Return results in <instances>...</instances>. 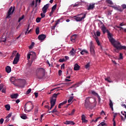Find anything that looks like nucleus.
I'll return each mask as SVG.
<instances>
[{"label": "nucleus", "instance_id": "nucleus-1", "mask_svg": "<svg viewBox=\"0 0 126 126\" xmlns=\"http://www.w3.org/2000/svg\"><path fill=\"white\" fill-rule=\"evenodd\" d=\"M108 39L110 43H111L112 45H113V47L116 49H119V50H126V46H122L121 42L118 41H116L113 38L112 36Z\"/></svg>", "mask_w": 126, "mask_h": 126}, {"label": "nucleus", "instance_id": "nucleus-2", "mask_svg": "<svg viewBox=\"0 0 126 126\" xmlns=\"http://www.w3.org/2000/svg\"><path fill=\"white\" fill-rule=\"evenodd\" d=\"M36 75L39 79L44 78L45 76V69L43 68H38L36 69Z\"/></svg>", "mask_w": 126, "mask_h": 126}, {"label": "nucleus", "instance_id": "nucleus-3", "mask_svg": "<svg viewBox=\"0 0 126 126\" xmlns=\"http://www.w3.org/2000/svg\"><path fill=\"white\" fill-rule=\"evenodd\" d=\"M34 106L33 105V103L31 101H29L27 102L25 105V109L24 111L26 113H29V112H31Z\"/></svg>", "mask_w": 126, "mask_h": 126}, {"label": "nucleus", "instance_id": "nucleus-4", "mask_svg": "<svg viewBox=\"0 0 126 126\" xmlns=\"http://www.w3.org/2000/svg\"><path fill=\"white\" fill-rule=\"evenodd\" d=\"M92 101L95 102L94 98H93L91 97H88L86 98L84 104L86 109H89L90 108V105H91V104H93V102Z\"/></svg>", "mask_w": 126, "mask_h": 126}, {"label": "nucleus", "instance_id": "nucleus-5", "mask_svg": "<svg viewBox=\"0 0 126 126\" xmlns=\"http://www.w3.org/2000/svg\"><path fill=\"white\" fill-rule=\"evenodd\" d=\"M58 95H60V93L58 94H54L50 98V104L52 107H54L55 105H56Z\"/></svg>", "mask_w": 126, "mask_h": 126}, {"label": "nucleus", "instance_id": "nucleus-6", "mask_svg": "<svg viewBox=\"0 0 126 126\" xmlns=\"http://www.w3.org/2000/svg\"><path fill=\"white\" fill-rule=\"evenodd\" d=\"M110 7H112L115 10H117V11H119L120 12H123L124 11V9H126V4H123L122 5V7H120V6H110Z\"/></svg>", "mask_w": 126, "mask_h": 126}, {"label": "nucleus", "instance_id": "nucleus-7", "mask_svg": "<svg viewBox=\"0 0 126 126\" xmlns=\"http://www.w3.org/2000/svg\"><path fill=\"white\" fill-rule=\"evenodd\" d=\"M101 30L103 34H105V33H106V32L107 33V36L108 39L112 37V34L111 33V32H110V31H108V30L107 29V28L105 27L104 25H103L101 26Z\"/></svg>", "mask_w": 126, "mask_h": 126}, {"label": "nucleus", "instance_id": "nucleus-8", "mask_svg": "<svg viewBox=\"0 0 126 126\" xmlns=\"http://www.w3.org/2000/svg\"><path fill=\"white\" fill-rule=\"evenodd\" d=\"M14 10H15V6H14L13 7L12 6H11L6 14V18H10V15H11V14H13Z\"/></svg>", "mask_w": 126, "mask_h": 126}, {"label": "nucleus", "instance_id": "nucleus-9", "mask_svg": "<svg viewBox=\"0 0 126 126\" xmlns=\"http://www.w3.org/2000/svg\"><path fill=\"white\" fill-rule=\"evenodd\" d=\"M18 81H19V79H16L14 77H12L10 78V82H11L13 85H15V86H18V84H17V83H16L18 82Z\"/></svg>", "mask_w": 126, "mask_h": 126}, {"label": "nucleus", "instance_id": "nucleus-10", "mask_svg": "<svg viewBox=\"0 0 126 126\" xmlns=\"http://www.w3.org/2000/svg\"><path fill=\"white\" fill-rule=\"evenodd\" d=\"M20 58V55L19 53L16 54L15 58L14 59V61L13 62V64H17L18 62H19V58Z\"/></svg>", "mask_w": 126, "mask_h": 126}, {"label": "nucleus", "instance_id": "nucleus-11", "mask_svg": "<svg viewBox=\"0 0 126 126\" xmlns=\"http://www.w3.org/2000/svg\"><path fill=\"white\" fill-rule=\"evenodd\" d=\"M74 17L75 18L74 19L75 20H76V21H77V22L82 21V20H83V19H84V18L86 17V14H84V16L82 17H77L76 16H74Z\"/></svg>", "mask_w": 126, "mask_h": 126}, {"label": "nucleus", "instance_id": "nucleus-12", "mask_svg": "<svg viewBox=\"0 0 126 126\" xmlns=\"http://www.w3.org/2000/svg\"><path fill=\"white\" fill-rule=\"evenodd\" d=\"M94 48H95V47L94 46V45H93V43H92V42H91L90 52L92 56H94V55H95V50H94Z\"/></svg>", "mask_w": 126, "mask_h": 126}, {"label": "nucleus", "instance_id": "nucleus-13", "mask_svg": "<svg viewBox=\"0 0 126 126\" xmlns=\"http://www.w3.org/2000/svg\"><path fill=\"white\" fill-rule=\"evenodd\" d=\"M49 6H50V4L48 3L45 5L42 8V12L43 13H46L47 12V10H48V8H49Z\"/></svg>", "mask_w": 126, "mask_h": 126}, {"label": "nucleus", "instance_id": "nucleus-14", "mask_svg": "<svg viewBox=\"0 0 126 126\" xmlns=\"http://www.w3.org/2000/svg\"><path fill=\"white\" fill-rule=\"evenodd\" d=\"M46 37H47V36H46V34H40L38 36V40L43 41V40H45V39H46Z\"/></svg>", "mask_w": 126, "mask_h": 126}, {"label": "nucleus", "instance_id": "nucleus-15", "mask_svg": "<svg viewBox=\"0 0 126 126\" xmlns=\"http://www.w3.org/2000/svg\"><path fill=\"white\" fill-rule=\"evenodd\" d=\"M92 94H93V95H94V96H96L97 98H98V102H100V101H101V97H100L99 94H98L97 93H95V91H92Z\"/></svg>", "mask_w": 126, "mask_h": 126}, {"label": "nucleus", "instance_id": "nucleus-16", "mask_svg": "<svg viewBox=\"0 0 126 126\" xmlns=\"http://www.w3.org/2000/svg\"><path fill=\"white\" fill-rule=\"evenodd\" d=\"M18 96H19L18 94H13L10 95V98H11V99H17Z\"/></svg>", "mask_w": 126, "mask_h": 126}, {"label": "nucleus", "instance_id": "nucleus-17", "mask_svg": "<svg viewBox=\"0 0 126 126\" xmlns=\"http://www.w3.org/2000/svg\"><path fill=\"white\" fill-rule=\"evenodd\" d=\"M64 125H72L73 126L75 125V123L73 122V121H66L64 123Z\"/></svg>", "mask_w": 126, "mask_h": 126}, {"label": "nucleus", "instance_id": "nucleus-18", "mask_svg": "<svg viewBox=\"0 0 126 126\" xmlns=\"http://www.w3.org/2000/svg\"><path fill=\"white\" fill-rule=\"evenodd\" d=\"M81 118H82V121L83 123H88V121L86 120V117H85V115L83 114L81 116Z\"/></svg>", "mask_w": 126, "mask_h": 126}, {"label": "nucleus", "instance_id": "nucleus-19", "mask_svg": "<svg viewBox=\"0 0 126 126\" xmlns=\"http://www.w3.org/2000/svg\"><path fill=\"white\" fill-rule=\"evenodd\" d=\"M5 71L7 73H10V72H11V67L9 66H7L5 68Z\"/></svg>", "mask_w": 126, "mask_h": 126}, {"label": "nucleus", "instance_id": "nucleus-20", "mask_svg": "<svg viewBox=\"0 0 126 126\" xmlns=\"http://www.w3.org/2000/svg\"><path fill=\"white\" fill-rule=\"evenodd\" d=\"M95 7V3L94 4H90L89 6V7H88L87 9L88 10H91V9H93Z\"/></svg>", "mask_w": 126, "mask_h": 126}, {"label": "nucleus", "instance_id": "nucleus-21", "mask_svg": "<svg viewBox=\"0 0 126 126\" xmlns=\"http://www.w3.org/2000/svg\"><path fill=\"white\" fill-rule=\"evenodd\" d=\"M80 69V66L77 63H75L74 66V70H79Z\"/></svg>", "mask_w": 126, "mask_h": 126}, {"label": "nucleus", "instance_id": "nucleus-22", "mask_svg": "<svg viewBox=\"0 0 126 126\" xmlns=\"http://www.w3.org/2000/svg\"><path fill=\"white\" fill-rule=\"evenodd\" d=\"M76 34L73 35L70 37V40L71 42H75V40H76Z\"/></svg>", "mask_w": 126, "mask_h": 126}, {"label": "nucleus", "instance_id": "nucleus-23", "mask_svg": "<svg viewBox=\"0 0 126 126\" xmlns=\"http://www.w3.org/2000/svg\"><path fill=\"white\" fill-rule=\"evenodd\" d=\"M66 103H67V101L65 100L63 102L60 103L58 105L59 109H61L62 108V106H63V105H64V104H66Z\"/></svg>", "mask_w": 126, "mask_h": 126}, {"label": "nucleus", "instance_id": "nucleus-24", "mask_svg": "<svg viewBox=\"0 0 126 126\" xmlns=\"http://www.w3.org/2000/svg\"><path fill=\"white\" fill-rule=\"evenodd\" d=\"M105 81H107V82H109V83H111V82H113L110 76H108L107 78H105Z\"/></svg>", "mask_w": 126, "mask_h": 126}, {"label": "nucleus", "instance_id": "nucleus-25", "mask_svg": "<svg viewBox=\"0 0 126 126\" xmlns=\"http://www.w3.org/2000/svg\"><path fill=\"white\" fill-rule=\"evenodd\" d=\"M70 55L71 56H72L73 57H74L75 56V53H74V49L72 48L71 50L69 52Z\"/></svg>", "mask_w": 126, "mask_h": 126}, {"label": "nucleus", "instance_id": "nucleus-26", "mask_svg": "<svg viewBox=\"0 0 126 126\" xmlns=\"http://www.w3.org/2000/svg\"><path fill=\"white\" fill-rule=\"evenodd\" d=\"M80 54L83 55H84V54H88V52L87 51V50L84 49L81 51Z\"/></svg>", "mask_w": 126, "mask_h": 126}, {"label": "nucleus", "instance_id": "nucleus-27", "mask_svg": "<svg viewBox=\"0 0 126 126\" xmlns=\"http://www.w3.org/2000/svg\"><path fill=\"white\" fill-rule=\"evenodd\" d=\"M38 111H39V106H35V110H34L35 115H37L38 114Z\"/></svg>", "mask_w": 126, "mask_h": 126}, {"label": "nucleus", "instance_id": "nucleus-28", "mask_svg": "<svg viewBox=\"0 0 126 126\" xmlns=\"http://www.w3.org/2000/svg\"><path fill=\"white\" fill-rule=\"evenodd\" d=\"M71 74H72V70L71 69H69L67 70L66 71V75H71Z\"/></svg>", "mask_w": 126, "mask_h": 126}, {"label": "nucleus", "instance_id": "nucleus-29", "mask_svg": "<svg viewBox=\"0 0 126 126\" xmlns=\"http://www.w3.org/2000/svg\"><path fill=\"white\" fill-rule=\"evenodd\" d=\"M35 33L36 35H39V33H40V28H39V27L36 28L35 30Z\"/></svg>", "mask_w": 126, "mask_h": 126}, {"label": "nucleus", "instance_id": "nucleus-30", "mask_svg": "<svg viewBox=\"0 0 126 126\" xmlns=\"http://www.w3.org/2000/svg\"><path fill=\"white\" fill-rule=\"evenodd\" d=\"M95 41H96L98 46H100L101 44L100 43V41H99V39H98V38L97 37H95Z\"/></svg>", "mask_w": 126, "mask_h": 126}, {"label": "nucleus", "instance_id": "nucleus-31", "mask_svg": "<svg viewBox=\"0 0 126 126\" xmlns=\"http://www.w3.org/2000/svg\"><path fill=\"white\" fill-rule=\"evenodd\" d=\"M5 108H6L7 111H9V110H10V105L6 104L5 105Z\"/></svg>", "mask_w": 126, "mask_h": 126}, {"label": "nucleus", "instance_id": "nucleus-32", "mask_svg": "<svg viewBox=\"0 0 126 126\" xmlns=\"http://www.w3.org/2000/svg\"><path fill=\"white\" fill-rule=\"evenodd\" d=\"M56 8H57V4H55L52 8L51 11L55 12V10H56Z\"/></svg>", "mask_w": 126, "mask_h": 126}, {"label": "nucleus", "instance_id": "nucleus-33", "mask_svg": "<svg viewBox=\"0 0 126 126\" xmlns=\"http://www.w3.org/2000/svg\"><path fill=\"white\" fill-rule=\"evenodd\" d=\"M106 2L109 4H114V3H113V1H112L111 0H106Z\"/></svg>", "mask_w": 126, "mask_h": 126}, {"label": "nucleus", "instance_id": "nucleus-34", "mask_svg": "<svg viewBox=\"0 0 126 126\" xmlns=\"http://www.w3.org/2000/svg\"><path fill=\"white\" fill-rule=\"evenodd\" d=\"M31 56H32V54H31V53H29L27 54V59H28V61H29V60H30V57H31Z\"/></svg>", "mask_w": 126, "mask_h": 126}, {"label": "nucleus", "instance_id": "nucleus-35", "mask_svg": "<svg viewBox=\"0 0 126 126\" xmlns=\"http://www.w3.org/2000/svg\"><path fill=\"white\" fill-rule=\"evenodd\" d=\"M21 119H23V120H26L27 119V116H26V115L24 114L21 116Z\"/></svg>", "mask_w": 126, "mask_h": 126}, {"label": "nucleus", "instance_id": "nucleus-36", "mask_svg": "<svg viewBox=\"0 0 126 126\" xmlns=\"http://www.w3.org/2000/svg\"><path fill=\"white\" fill-rule=\"evenodd\" d=\"M34 45L35 43L34 42H32L31 45L29 47V49H33V47H34Z\"/></svg>", "mask_w": 126, "mask_h": 126}, {"label": "nucleus", "instance_id": "nucleus-37", "mask_svg": "<svg viewBox=\"0 0 126 126\" xmlns=\"http://www.w3.org/2000/svg\"><path fill=\"white\" fill-rule=\"evenodd\" d=\"M72 100H73V96H70L68 100V103H71Z\"/></svg>", "mask_w": 126, "mask_h": 126}, {"label": "nucleus", "instance_id": "nucleus-38", "mask_svg": "<svg viewBox=\"0 0 126 126\" xmlns=\"http://www.w3.org/2000/svg\"><path fill=\"white\" fill-rule=\"evenodd\" d=\"M57 25H58V23H56L55 24L52 26V30H55V29H56V27H57Z\"/></svg>", "mask_w": 126, "mask_h": 126}, {"label": "nucleus", "instance_id": "nucleus-39", "mask_svg": "<svg viewBox=\"0 0 126 126\" xmlns=\"http://www.w3.org/2000/svg\"><path fill=\"white\" fill-rule=\"evenodd\" d=\"M41 19H42L41 18L38 17L36 19V21L37 23H39L41 21Z\"/></svg>", "mask_w": 126, "mask_h": 126}, {"label": "nucleus", "instance_id": "nucleus-40", "mask_svg": "<svg viewBox=\"0 0 126 126\" xmlns=\"http://www.w3.org/2000/svg\"><path fill=\"white\" fill-rule=\"evenodd\" d=\"M45 13L43 12L40 14L41 18H44V17H46V15H45Z\"/></svg>", "mask_w": 126, "mask_h": 126}, {"label": "nucleus", "instance_id": "nucleus-41", "mask_svg": "<svg viewBox=\"0 0 126 126\" xmlns=\"http://www.w3.org/2000/svg\"><path fill=\"white\" fill-rule=\"evenodd\" d=\"M109 106L110 108H112L113 107V102L111 99H110V101H109Z\"/></svg>", "mask_w": 126, "mask_h": 126}, {"label": "nucleus", "instance_id": "nucleus-42", "mask_svg": "<svg viewBox=\"0 0 126 126\" xmlns=\"http://www.w3.org/2000/svg\"><path fill=\"white\" fill-rule=\"evenodd\" d=\"M23 18H24V15H23L21 17H20L19 18L18 21V22H20L21 21V20H22V19H23Z\"/></svg>", "mask_w": 126, "mask_h": 126}, {"label": "nucleus", "instance_id": "nucleus-43", "mask_svg": "<svg viewBox=\"0 0 126 126\" xmlns=\"http://www.w3.org/2000/svg\"><path fill=\"white\" fill-rule=\"evenodd\" d=\"M56 112H58V110L55 108L53 110L50 111L49 113H56Z\"/></svg>", "mask_w": 126, "mask_h": 126}, {"label": "nucleus", "instance_id": "nucleus-44", "mask_svg": "<svg viewBox=\"0 0 126 126\" xmlns=\"http://www.w3.org/2000/svg\"><path fill=\"white\" fill-rule=\"evenodd\" d=\"M31 91H32L31 89H28L27 91V93H26L27 95H28L29 94H30V93L31 92Z\"/></svg>", "mask_w": 126, "mask_h": 126}, {"label": "nucleus", "instance_id": "nucleus-45", "mask_svg": "<svg viewBox=\"0 0 126 126\" xmlns=\"http://www.w3.org/2000/svg\"><path fill=\"white\" fill-rule=\"evenodd\" d=\"M121 114L125 116V119H126V112H123V111L121 112Z\"/></svg>", "mask_w": 126, "mask_h": 126}, {"label": "nucleus", "instance_id": "nucleus-46", "mask_svg": "<svg viewBox=\"0 0 126 126\" xmlns=\"http://www.w3.org/2000/svg\"><path fill=\"white\" fill-rule=\"evenodd\" d=\"M6 41V37H4L3 39H1V41L0 42H3V43H5Z\"/></svg>", "mask_w": 126, "mask_h": 126}, {"label": "nucleus", "instance_id": "nucleus-47", "mask_svg": "<svg viewBox=\"0 0 126 126\" xmlns=\"http://www.w3.org/2000/svg\"><path fill=\"white\" fill-rule=\"evenodd\" d=\"M64 61H65V60L64 59V58H63V59H60L59 60V62H60V63H63V62H64Z\"/></svg>", "mask_w": 126, "mask_h": 126}, {"label": "nucleus", "instance_id": "nucleus-48", "mask_svg": "<svg viewBox=\"0 0 126 126\" xmlns=\"http://www.w3.org/2000/svg\"><path fill=\"white\" fill-rule=\"evenodd\" d=\"M12 115V113H10L7 116H6V119H9V118H10L11 117V116Z\"/></svg>", "mask_w": 126, "mask_h": 126}, {"label": "nucleus", "instance_id": "nucleus-49", "mask_svg": "<svg viewBox=\"0 0 126 126\" xmlns=\"http://www.w3.org/2000/svg\"><path fill=\"white\" fill-rule=\"evenodd\" d=\"M99 119H101V117H99L98 118H97L95 121L94 120H93L92 122H94V123H97V122H98V120H99Z\"/></svg>", "mask_w": 126, "mask_h": 126}, {"label": "nucleus", "instance_id": "nucleus-50", "mask_svg": "<svg viewBox=\"0 0 126 126\" xmlns=\"http://www.w3.org/2000/svg\"><path fill=\"white\" fill-rule=\"evenodd\" d=\"M4 121V120L3 118H1L0 119V124L1 125H2V124H3V122Z\"/></svg>", "mask_w": 126, "mask_h": 126}, {"label": "nucleus", "instance_id": "nucleus-51", "mask_svg": "<svg viewBox=\"0 0 126 126\" xmlns=\"http://www.w3.org/2000/svg\"><path fill=\"white\" fill-rule=\"evenodd\" d=\"M75 112V109H73L71 111V114H70V115H73V114H74Z\"/></svg>", "mask_w": 126, "mask_h": 126}, {"label": "nucleus", "instance_id": "nucleus-52", "mask_svg": "<svg viewBox=\"0 0 126 126\" xmlns=\"http://www.w3.org/2000/svg\"><path fill=\"white\" fill-rule=\"evenodd\" d=\"M89 66H90V63H88L86 65L85 68L87 69L89 68Z\"/></svg>", "mask_w": 126, "mask_h": 126}, {"label": "nucleus", "instance_id": "nucleus-53", "mask_svg": "<svg viewBox=\"0 0 126 126\" xmlns=\"http://www.w3.org/2000/svg\"><path fill=\"white\" fill-rule=\"evenodd\" d=\"M31 5H32V6H34V5H35V0H32V3H31Z\"/></svg>", "mask_w": 126, "mask_h": 126}, {"label": "nucleus", "instance_id": "nucleus-54", "mask_svg": "<svg viewBox=\"0 0 126 126\" xmlns=\"http://www.w3.org/2000/svg\"><path fill=\"white\" fill-rule=\"evenodd\" d=\"M46 63H47V64L49 65V66H53V64H52V65H51V63H50L49 60H47Z\"/></svg>", "mask_w": 126, "mask_h": 126}, {"label": "nucleus", "instance_id": "nucleus-55", "mask_svg": "<svg viewBox=\"0 0 126 126\" xmlns=\"http://www.w3.org/2000/svg\"><path fill=\"white\" fill-rule=\"evenodd\" d=\"M100 35H101V33L99 31L96 32V35L100 37Z\"/></svg>", "mask_w": 126, "mask_h": 126}, {"label": "nucleus", "instance_id": "nucleus-56", "mask_svg": "<svg viewBox=\"0 0 126 126\" xmlns=\"http://www.w3.org/2000/svg\"><path fill=\"white\" fill-rule=\"evenodd\" d=\"M63 72V71L61 70H59L58 71V74L60 76H61V75H62V73Z\"/></svg>", "mask_w": 126, "mask_h": 126}, {"label": "nucleus", "instance_id": "nucleus-57", "mask_svg": "<svg viewBox=\"0 0 126 126\" xmlns=\"http://www.w3.org/2000/svg\"><path fill=\"white\" fill-rule=\"evenodd\" d=\"M2 88H3V84H0V90H1Z\"/></svg>", "mask_w": 126, "mask_h": 126}, {"label": "nucleus", "instance_id": "nucleus-58", "mask_svg": "<svg viewBox=\"0 0 126 126\" xmlns=\"http://www.w3.org/2000/svg\"><path fill=\"white\" fill-rule=\"evenodd\" d=\"M117 116H118V113H114V118L113 119V120H115V119H116V117H117Z\"/></svg>", "mask_w": 126, "mask_h": 126}, {"label": "nucleus", "instance_id": "nucleus-59", "mask_svg": "<svg viewBox=\"0 0 126 126\" xmlns=\"http://www.w3.org/2000/svg\"><path fill=\"white\" fill-rule=\"evenodd\" d=\"M123 54L120 53V60H123Z\"/></svg>", "mask_w": 126, "mask_h": 126}, {"label": "nucleus", "instance_id": "nucleus-60", "mask_svg": "<svg viewBox=\"0 0 126 126\" xmlns=\"http://www.w3.org/2000/svg\"><path fill=\"white\" fill-rule=\"evenodd\" d=\"M120 50H122V49H119L117 48H116L115 49H114L115 52H116V53H119V51H120Z\"/></svg>", "mask_w": 126, "mask_h": 126}, {"label": "nucleus", "instance_id": "nucleus-61", "mask_svg": "<svg viewBox=\"0 0 126 126\" xmlns=\"http://www.w3.org/2000/svg\"><path fill=\"white\" fill-rule=\"evenodd\" d=\"M54 11H52L51 10V11L50 12V13H49V16H52V15H53V13H54Z\"/></svg>", "mask_w": 126, "mask_h": 126}, {"label": "nucleus", "instance_id": "nucleus-62", "mask_svg": "<svg viewBox=\"0 0 126 126\" xmlns=\"http://www.w3.org/2000/svg\"><path fill=\"white\" fill-rule=\"evenodd\" d=\"M100 125H101V126H106V123H105V122H101L100 123Z\"/></svg>", "mask_w": 126, "mask_h": 126}, {"label": "nucleus", "instance_id": "nucleus-63", "mask_svg": "<svg viewBox=\"0 0 126 126\" xmlns=\"http://www.w3.org/2000/svg\"><path fill=\"white\" fill-rule=\"evenodd\" d=\"M34 94L35 95V98H38V93H34Z\"/></svg>", "mask_w": 126, "mask_h": 126}, {"label": "nucleus", "instance_id": "nucleus-64", "mask_svg": "<svg viewBox=\"0 0 126 126\" xmlns=\"http://www.w3.org/2000/svg\"><path fill=\"white\" fill-rule=\"evenodd\" d=\"M113 126H116V120L114 119H113Z\"/></svg>", "mask_w": 126, "mask_h": 126}]
</instances>
